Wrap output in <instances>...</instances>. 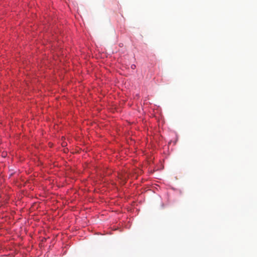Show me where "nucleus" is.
Returning a JSON list of instances; mask_svg holds the SVG:
<instances>
[{"mask_svg":"<svg viewBox=\"0 0 257 257\" xmlns=\"http://www.w3.org/2000/svg\"><path fill=\"white\" fill-rule=\"evenodd\" d=\"M134 67H135V65H132V68H134Z\"/></svg>","mask_w":257,"mask_h":257,"instance_id":"f257e3e1","label":"nucleus"}]
</instances>
